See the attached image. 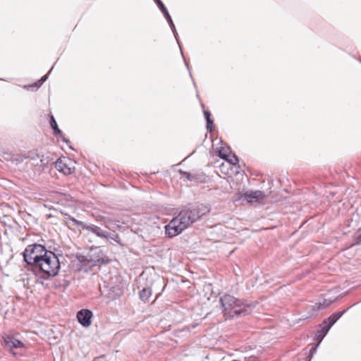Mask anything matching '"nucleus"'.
<instances>
[{"instance_id": "nucleus-1", "label": "nucleus", "mask_w": 361, "mask_h": 361, "mask_svg": "<svg viewBox=\"0 0 361 361\" xmlns=\"http://www.w3.org/2000/svg\"><path fill=\"white\" fill-rule=\"evenodd\" d=\"M220 302L224 316L228 319L247 315L253 308V305L245 304L240 300L227 294L220 298Z\"/></svg>"}, {"instance_id": "nucleus-2", "label": "nucleus", "mask_w": 361, "mask_h": 361, "mask_svg": "<svg viewBox=\"0 0 361 361\" xmlns=\"http://www.w3.org/2000/svg\"><path fill=\"white\" fill-rule=\"evenodd\" d=\"M209 208L202 204H189L183 208L176 216L183 226L188 228L202 216L209 212Z\"/></svg>"}, {"instance_id": "nucleus-3", "label": "nucleus", "mask_w": 361, "mask_h": 361, "mask_svg": "<svg viewBox=\"0 0 361 361\" xmlns=\"http://www.w3.org/2000/svg\"><path fill=\"white\" fill-rule=\"evenodd\" d=\"M35 268L43 273L45 276L44 279L54 277L58 275L61 268L59 259L55 252L47 250Z\"/></svg>"}, {"instance_id": "nucleus-4", "label": "nucleus", "mask_w": 361, "mask_h": 361, "mask_svg": "<svg viewBox=\"0 0 361 361\" xmlns=\"http://www.w3.org/2000/svg\"><path fill=\"white\" fill-rule=\"evenodd\" d=\"M46 250L45 246L41 244L33 243L29 245L22 252L23 260L27 264L32 265L35 267L40 258L42 257L43 252Z\"/></svg>"}, {"instance_id": "nucleus-5", "label": "nucleus", "mask_w": 361, "mask_h": 361, "mask_svg": "<svg viewBox=\"0 0 361 361\" xmlns=\"http://www.w3.org/2000/svg\"><path fill=\"white\" fill-rule=\"evenodd\" d=\"M68 218L75 225L81 227L83 230L91 232L92 233L94 234L96 236L100 238L109 240V233L107 231L102 229L99 226H97L92 224H87L82 221L75 219V218L71 216H68Z\"/></svg>"}, {"instance_id": "nucleus-6", "label": "nucleus", "mask_w": 361, "mask_h": 361, "mask_svg": "<svg viewBox=\"0 0 361 361\" xmlns=\"http://www.w3.org/2000/svg\"><path fill=\"white\" fill-rule=\"evenodd\" d=\"M267 195L261 190H248L240 194L239 200L246 201L247 203L257 202L259 204H264V199Z\"/></svg>"}, {"instance_id": "nucleus-7", "label": "nucleus", "mask_w": 361, "mask_h": 361, "mask_svg": "<svg viewBox=\"0 0 361 361\" xmlns=\"http://www.w3.org/2000/svg\"><path fill=\"white\" fill-rule=\"evenodd\" d=\"M186 229L179 219L174 217L166 226L165 233L169 238H173Z\"/></svg>"}, {"instance_id": "nucleus-8", "label": "nucleus", "mask_w": 361, "mask_h": 361, "mask_svg": "<svg viewBox=\"0 0 361 361\" xmlns=\"http://www.w3.org/2000/svg\"><path fill=\"white\" fill-rule=\"evenodd\" d=\"M155 4H157V7L159 8V10L161 11L162 14L164 15V18H166V20H167L168 23L169 24V26L173 33V35L179 45V47H180V43H179V40H178V32L176 31V27H175V25L173 22V20L166 8V7L165 6V5L163 4V2L161 1V0H154Z\"/></svg>"}, {"instance_id": "nucleus-9", "label": "nucleus", "mask_w": 361, "mask_h": 361, "mask_svg": "<svg viewBox=\"0 0 361 361\" xmlns=\"http://www.w3.org/2000/svg\"><path fill=\"white\" fill-rule=\"evenodd\" d=\"M75 258L81 264L83 267H92L98 265L99 258L94 257L93 252H89L87 255L82 254H76Z\"/></svg>"}, {"instance_id": "nucleus-10", "label": "nucleus", "mask_w": 361, "mask_h": 361, "mask_svg": "<svg viewBox=\"0 0 361 361\" xmlns=\"http://www.w3.org/2000/svg\"><path fill=\"white\" fill-rule=\"evenodd\" d=\"M93 313L88 309H82L77 312V319L78 323L83 327H89L92 324Z\"/></svg>"}, {"instance_id": "nucleus-11", "label": "nucleus", "mask_w": 361, "mask_h": 361, "mask_svg": "<svg viewBox=\"0 0 361 361\" xmlns=\"http://www.w3.org/2000/svg\"><path fill=\"white\" fill-rule=\"evenodd\" d=\"M72 161L64 158L63 160L59 159L55 163L56 169L64 175H70L73 173L75 167L72 166Z\"/></svg>"}, {"instance_id": "nucleus-12", "label": "nucleus", "mask_w": 361, "mask_h": 361, "mask_svg": "<svg viewBox=\"0 0 361 361\" xmlns=\"http://www.w3.org/2000/svg\"><path fill=\"white\" fill-rule=\"evenodd\" d=\"M348 310V309L333 313L327 319L324 320L323 324L330 329L333 325L347 312Z\"/></svg>"}, {"instance_id": "nucleus-13", "label": "nucleus", "mask_w": 361, "mask_h": 361, "mask_svg": "<svg viewBox=\"0 0 361 361\" xmlns=\"http://www.w3.org/2000/svg\"><path fill=\"white\" fill-rule=\"evenodd\" d=\"M4 341L6 344L11 348H20L24 346L23 343L20 340L12 336H7Z\"/></svg>"}, {"instance_id": "nucleus-14", "label": "nucleus", "mask_w": 361, "mask_h": 361, "mask_svg": "<svg viewBox=\"0 0 361 361\" xmlns=\"http://www.w3.org/2000/svg\"><path fill=\"white\" fill-rule=\"evenodd\" d=\"M333 302V300L323 299L322 302H319L312 305V312H317L319 311V310H324L328 307Z\"/></svg>"}, {"instance_id": "nucleus-15", "label": "nucleus", "mask_w": 361, "mask_h": 361, "mask_svg": "<svg viewBox=\"0 0 361 361\" xmlns=\"http://www.w3.org/2000/svg\"><path fill=\"white\" fill-rule=\"evenodd\" d=\"M330 329H328L325 325L323 326L320 330L317 331L314 339L317 341V346H319L324 339V338L326 336V335L328 334L329 331Z\"/></svg>"}, {"instance_id": "nucleus-16", "label": "nucleus", "mask_w": 361, "mask_h": 361, "mask_svg": "<svg viewBox=\"0 0 361 361\" xmlns=\"http://www.w3.org/2000/svg\"><path fill=\"white\" fill-rule=\"evenodd\" d=\"M39 154H38L35 151H30L27 153L25 154V159H29L32 161V165H35L36 166H38L39 165V159L40 158Z\"/></svg>"}, {"instance_id": "nucleus-17", "label": "nucleus", "mask_w": 361, "mask_h": 361, "mask_svg": "<svg viewBox=\"0 0 361 361\" xmlns=\"http://www.w3.org/2000/svg\"><path fill=\"white\" fill-rule=\"evenodd\" d=\"M152 295V289L150 287H145L143 288L139 293L140 299L144 302H147L149 300Z\"/></svg>"}, {"instance_id": "nucleus-18", "label": "nucleus", "mask_w": 361, "mask_h": 361, "mask_svg": "<svg viewBox=\"0 0 361 361\" xmlns=\"http://www.w3.org/2000/svg\"><path fill=\"white\" fill-rule=\"evenodd\" d=\"M207 176L203 172H197L192 173V181L193 183H202L207 181Z\"/></svg>"}, {"instance_id": "nucleus-19", "label": "nucleus", "mask_w": 361, "mask_h": 361, "mask_svg": "<svg viewBox=\"0 0 361 361\" xmlns=\"http://www.w3.org/2000/svg\"><path fill=\"white\" fill-rule=\"evenodd\" d=\"M90 252H93L94 257L99 258V260L98 261V265L97 266H99L101 264H106L108 262L103 257V255H104L103 252H102V251L99 248L97 247L95 249H91Z\"/></svg>"}, {"instance_id": "nucleus-20", "label": "nucleus", "mask_w": 361, "mask_h": 361, "mask_svg": "<svg viewBox=\"0 0 361 361\" xmlns=\"http://www.w3.org/2000/svg\"><path fill=\"white\" fill-rule=\"evenodd\" d=\"M217 152H218V155L219 157L222 159H224V160H228V152H230V149L229 147H220L219 148L217 149Z\"/></svg>"}, {"instance_id": "nucleus-21", "label": "nucleus", "mask_w": 361, "mask_h": 361, "mask_svg": "<svg viewBox=\"0 0 361 361\" xmlns=\"http://www.w3.org/2000/svg\"><path fill=\"white\" fill-rule=\"evenodd\" d=\"M50 126L53 129L55 135H62V131L59 129L57 123L53 116L50 118Z\"/></svg>"}, {"instance_id": "nucleus-22", "label": "nucleus", "mask_w": 361, "mask_h": 361, "mask_svg": "<svg viewBox=\"0 0 361 361\" xmlns=\"http://www.w3.org/2000/svg\"><path fill=\"white\" fill-rule=\"evenodd\" d=\"M96 221L102 222L107 229H112V226L109 225V217L99 215L96 217Z\"/></svg>"}, {"instance_id": "nucleus-23", "label": "nucleus", "mask_w": 361, "mask_h": 361, "mask_svg": "<svg viewBox=\"0 0 361 361\" xmlns=\"http://www.w3.org/2000/svg\"><path fill=\"white\" fill-rule=\"evenodd\" d=\"M25 159H26L25 154H24V155L16 154V155H13V157H11V161L13 164H18L22 163Z\"/></svg>"}, {"instance_id": "nucleus-24", "label": "nucleus", "mask_w": 361, "mask_h": 361, "mask_svg": "<svg viewBox=\"0 0 361 361\" xmlns=\"http://www.w3.org/2000/svg\"><path fill=\"white\" fill-rule=\"evenodd\" d=\"M42 86V82H39V80L30 85H25L23 88L27 90H37Z\"/></svg>"}, {"instance_id": "nucleus-25", "label": "nucleus", "mask_w": 361, "mask_h": 361, "mask_svg": "<svg viewBox=\"0 0 361 361\" xmlns=\"http://www.w3.org/2000/svg\"><path fill=\"white\" fill-rule=\"evenodd\" d=\"M109 239L113 240L114 241L116 242L118 245H120L122 247H123L125 245L124 243H123L122 241L121 240V238H120L118 234L115 233V231H114L113 233H109Z\"/></svg>"}, {"instance_id": "nucleus-26", "label": "nucleus", "mask_w": 361, "mask_h": 361, "mask_svg": "<svg viewBox=\"0 0 361 361\" xmlns=\"http://www.w3.org/2000/svg\"><path fill=\"white\" fill-rule=\"evenodd\" d=\"M109 225L112 226V229H109L110 231H114L116 229H121V226L117 224L118 221L109 217Z\"/></svg>"}, {"instance_id": "nucleus-27", "label": "nucleus", "mask_w": 361, "mask_h": 361, "mask_svg": "<svg viewBox=\"0 0 361 361\" xmlns=\"http://www.w3.org/2000/svg\"><path fill=\"white\" fill-rule=\"evenodd\" d=\"M206 128L208 132L212 133L214 130V124L212 118L206 121Z\"/></svg>"}, {"instance_id": "nucleus-28", "label": "nucleus", "mask_w": 361, "mask_h": 361, "mask_svg": "<svg viewBox=\"0 0 361 361\" xmlns=\"http://www.w3.org/2000/svg\"><path fill=\"white\" fill-rule=\"evenodd\" d=\"M178 173L181 174L183 176H184L187 180L190 182L192 181V173H190L181 169L178 170Z\"/></svg>"}, {"instance_id": "nucleus-29", "label": "nucleus", "mask_w": 361, "mask_h": 361, "mask_svg": "<svg viewBox=\"0 0 361 361\" xmlns=\"http://www.w3.org/2000/svg\"><path fill=\"white\" fill-rule=\"evenodd\" d=\"M39 166L42 167V169H44L47 164H48V161L45 160V159L44 158V155H40V158L39 159Z\"/></svg>"}, {"instance_id": "nucleus-30", "label": "nucleus", "mask_w": 361, "mask_h": 361, "mask_svg": "<svg viewBox=\"0 0 361 361\" xmlns=\"http://www.w3.org/2000/svg\"><path fill=\"white\" fill-rule=\"evenodd\" d=\"M229 163L235 165L236 163L238 162L239 159L238 157L235 154H233L231 158L228 157V160H226Z\"/></svg>"}, {"instance_id": "nucleus-31", "label": "nucleus", "mask_w": 361, "mask_h": 361, "mask_svg": "<svg viewBox=\"0 0 361 361\" xmlns=\"http://www.w3.org/2000/svg\"><path fill=\"white\" fill-rule=\"evenodd\" d=\"M54 68V66L51 67V68L50 69V71L47 73L45 74L44 75H43L40 80H39V82H42V85H43V83L48 79V77H49V74L51 73V71H52V69Z\"/></svg>"}, {"instance_id": "nucleus-32", "label": "nucleus", "mask_w": 361, "mask_h": 361, "mask_svg": "<svg viewBox=\"0 0 361 361\" xmlns=\"http://www.w3.org/2000/svg\"><path fill=\"white\" fill-rule=\"evenodd\" d=\"M203 114H204V119L207 121V119H210L212 118V114L210 113L209 111L208 110H206V109H204L203 110Z\"/></svg>"}, {"instance_id": "nucleus-33", "label": "nucleus", "mask_w": 361, "mask_h": 361, "mask_svg": "<svg viewBox=\"0 0 361 361\" xmlns=\"http://www.w3.org/2000/svg\"><path fill=\"white\" fill-rule=\"evenodd\" d=\"M318 347H319V346H317V344H316L314 347H312V348L310 349V355H311V356H312L314 353H316L317 349V348H318Z\"/></svg>"}, {"instance_id": "nucleus-34", "label": "nucleus", "mask_w": 361, "mask_h": 361, "mask_svg": "<svg viewBox=\"0 0 361 361\" xmlns=\"http://www.w3.org/2000/svg\"><path fill=\"white\" fill-rule=\"evenodd\" d=\"M357 243H361V230L358 231L357 235Z\"/></svg>"}, {"instance_id": "nucleus-35", "label": "nucleus", "mask_w": 361, "mask_h": 361, "mask_svg": "<svg viewBox=\"0 0 361 361\" xmlns=\"http://www.w3.org/2000/svg\"><path fill=\"white\" fill-rule=\"evenodd\" d=\"M61 136V140L63 142H66V143H69L70 141L68 138H66V137H64V135L62 134V135H60Z\"/></svg>"}, {"instance_id": "nucleus-36", "label": "nucleus", "mask_w": 361, "mask_h": 361, "mask_svg": "<svg viewBox=\"0 0 361 361\" xmlns=\"http://www.w3.org/2000/svg\"><path fill=\"white\" fill-rule=\"evenodd\" d=\"M184 61H185V65H186L187 68L189 69L188 63L186 62V61H185V59H184Z\"/></svg>"}, {"instance_id": "nucleus-37", "label": "nucleus", "mask_w": 361, "mask_h": 361, "mask_svg": "<svg viewBox=\"0 0 361 361\" xmlns=\"http://www.w3.org/2000/svg\"><path fill=\"white\" fill-rule=\"evenodd\" d=\"M61 214H65V215H67L66 214H65L64 212H61Z\"/></svg>"}]
</instances>
